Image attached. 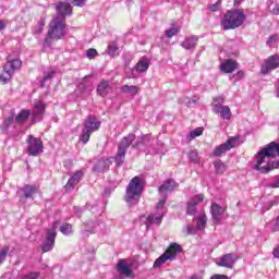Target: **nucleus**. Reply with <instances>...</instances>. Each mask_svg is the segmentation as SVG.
Here are the masks:
<instances>
[{"label": "nucleus", "mask_w": 279, "mask_h": 279, "mask_svg": "<svg viewBox=\"0 0 279 279\" xmlns=\"http://www.w3.org/2000/svg\"><path fill=\"white\" fill-rule=\"evenodd\" d=\"M48 27L47 36L44 39V47H51L53 40H62L66 36V24L60 19L53 17Z\"/></svg>", "instance_id": "f257e3e1"}, {"label": "nucleus", "mask_w": 279, "mask_h": 279, "mask_svg": "<svg viewBox=\"0 0 279 279\" xmlns=\"http://www.w3.org/2000/svg\"><path fill=\"white\" fill-rule=\"evenodd\" d=\"M245 12L243 9L227 11L221 20V27L225 31L236 29V27H241V25L245 23Z\"/></svg>", "instance_id": "f03ea898"}, {"label": "nucleus", "mask_w": 279, "mask_h": 279, "mask_svg": "<svg viewBox=\"0 0 279 279\" xmlns=\"http://www.w3.org/2000/svg\"><path fill=\"white\" fill-rule=\"evenodd\" d=\"M141 195H143V180L141 177H135L126 186L124 201L129 206H135L141 201Z\"/></svg>", "instance_id": "7ed1b4c3"}, {"label": "nucleus", "mask_w": 279, "mask_h": 279, "mask_svg": "<svg viewBox=\"0 0 279 279\" xmlns=\"http://www.w3.org/2000/svg\"><path fill=\"white\" fill-rule=\"evenodd\" d=\"M279 162L269 160L263 153L258 151L255 156V162L253 169L258 173H269L274 169H278Z\"/></svg>", "instance_id": "20e7f679"}, {"label": "nucleus", "mask_w": 279, "mask_h": 279, "mask_svg": "<svg viewBox=\"0 0 279 279\" xmlns=\"http://www.w3.org/2000/svg\"><path fill=\"white\" fill-rule=\"evenodd\" d=\"M134 141H136V135L134 133H131L121 140L118 146V153L114 157L117 167H121V165L125 162V154H128V149L130 148V145L134 143Z\"/></svg>", "instance_id": "39448f33"}, {"label": "nucleus", "mask_w": 279, "mask_h": 279, "mask_svg": "<svg viewBox=\"0 0 279 279\" xmlns=\"http://www.w3.org/2000/svg\"><path fill=\"white\" fill-rule=\"evenodd\" d=\"M22 64H23V62H21V60H19V59L8 58V61L3 66V72L0 75V82H2V84H8V82H10V80H12L14 72L17 71V69Z\"/></svg>", "instance_id": "423d86ee"}, {"label": "nucleus", "mask_w": 279, "mask_h": 279, "mask_svg": "<svg viewBox=\"0 0 279 279\" xmlns=\"http://www.w3.org/2000/svg\"><path fill=\"white\" fill-rule=\"evenodd\" d=\"M180 252H182V246L178 243H171L167 251L155 260L154 267H160V265H165L167 260H175V256H178Z\"/></svg>", "instance_id": "0eeeda50"}, {"label": "nucleus", "mask_w": 279, "mask_h": 279, "mask_svg": "<svg viewBox=\"0 0 279 279\" xmlns=\"http://www.w3.org/2000/svg\"><path fill=\"white\" fill-rule=\"evenodd\" d=\"M26 143V154L28 156H40V154H43L44 146L40 138L34 137V135H28Z\"/></svg>", "instance_id": "6e6552de"}, {"label": "nucleus", "mask_w": 279, "mask_h": 279, "mask_svg": "<svg viewBox=\"0 0 279 279\" xmlns=\"http://www.w3.org/2000/svg\"><path fill=\"white\" fill-rule=\"evenodd\" d=\"M58 226V222H54L52 228L47 230L46 239L43 241L41 244V253L47 254V252H51L56 245V236H58V233L56 232V227Z\"/></svg>", "instance_id": "1a4fd4ad"}, {"label": "nucleus", "mask_w": 279, "mask_h": 279, "mask_svg": "<svg viewBox=\"0 0 279 279\" xmlns=\"http://www.w3.org/2000/svg\"><path fill=\"white\" fill-rule=\"evenodd\" d=\"M239 141V137H230L226 143L217 146L214 151L213 156L219 157L223 156L227 151H230L233 147L236 146V142Z\"/></svg>", "instance_id": "9d476101"}, {"label": "nucleus", "mask_w": 279, "mask_h": 279, "mask_svg": "<svg viewBox=\"0 0 279 279\" xmlns=\"http://www.w3.org/2000/svg\"><path fill=\"white\" fill-rule=\"evenodd\" d=\"M236 260H239V258L234 256L233 253H229V254L222 255L217 262V265L219 267H226L227 269H234V265H236Z\"/></svg>", "instance_id": "9b49d317"}, {"label": "nucleus", "mask_w": 279, "mask_h": 279, "mask_svg": "<svg viewBox=\"0 0 279 279\" xmlns=\"http://www.w3.org/2000/svg\"><path fill=\"white\" fill-rule=\"evenodd\" d=\"M278 66H279V57L278 54H274L266 60V64L262 66L260 72L263 73V75H267L269 71H274L278 69Z\"/></svg>", "instance_id": "f8f14e48"}, {"label": "nucleus", "mask_w": 279, "mask_h": 279, "mask_svg": "<svg viewBox=\"0 0 279 279\" xmlns=\"http://www.w3.org/2000/svg\"><path fill=\"white\" fill-rule=\"evenodd\" d=\"M84 130L90 133L97 132L101 128V121H99L95 116H88L84 122Z\"/></svg>", "instance_id": "ddd939ff"}, {"label": "nucleus", "mask_w": 279, "mask_h": 279, "mask_svg": "<svg viewBox=\"0 0 279 279\" xmlns=\"http://www.w3.org/2000/svg\"><path fill=\"white\" fill-rule=\"evenodd\" d=\"M73 12V8L71 7V3L69 2H60L57 5V16L54 19H60V21H65V17L68 14H71Z\"/></svg>", "instance_id": "4468645a"}, {"label": "nucleus", "mask_w": 279, "mask_h": 279, "mask_svg": "<svg viewBox=\"0 0 279 279\" xmlns=\"http://www.w3.org/2000/svg\"><path fill=\"white\" fill-rule=\"evenodd\" d=\"M223 213H226V208L221 207L217 203H213L210 207V214H211V219L215 221V223H221Z\"/></svg>", "instance_id": "2eb2a0df"}, {"label": "nucleus", "mask_w": 279, "mask_h": 279, "mask_svg": "<svg viewBox=\"0 0 279 279\" xmlns=\"http://www.w3.org/2000/svg\"><path fill=\"white\" fill-rule=\"evenodd\" d=\"M83 178H84V172H82L80 170L74 172L73 175L69 179L68 183L64 186L65 191H73V189H75L76 184H80V182H82Z\"/></svg>", "instance_id": "dca6fc26"}, {"label": "nucleus", "mask_w": 279, "mask_h": 279, "mask_svg": "<svg viewBox=\"0 0 279 279\" xmlns=\"http://www.w3.org/2000/svg\"><path fill=\"white\" fill-rule=\"evenodd\" d=\"M178 186V183L173 179H168L159 186V195H167L168 193H173Z\"/></svg>", "instance_id": "f3484780"}, {"label": "nucleus", "mask_w": 279, "mask_h": 279, "mask_svg": "<svg viewBox=\"0 0 279 279\" xmlns=\"http://www.w3.org/2000/svg\"><path fill=\"white\" fill-rule=\"evenodd\" d=\"M204 202V194H198L187 202V215H195L197 213V204Z\"/></svg>", "instance_id": "a211bd4d"}, {"label": "nucleus", "mask_w": 279, "mask_h": 279, "mask_svg": "<svg viewBox=\"0 0 279 279\" xmlns=\"http://www.w3.org/2000/svg\"><path fill=\"white\" fill-rule=\"evenodd\" d=\"M259 154H263L266 158H275L279 156V145L276 142H271L268 147L263 148Z\"/></svg>", "instance_id": "6ab92c4d"}, {"label": "nucleus", "mask_w": 279, "mask_h": 279, "mask_svg": "<svg viewBox=\"0 0 279 279\" xmlns=\"http://www.w3.org/2000/svg\"><path fill=\"white\" fill-rule=\"evenodd\" d=\"M154 145V138L149 135H143L140 141H137L133 147L135 149H140L142 151H145V147H151Z\"/></svg>", "instance_id": "aec40b11"}, {"label": "nucleus", "mask_w": 279, "mask_h": 279, "mask_svg": "<svg viewBox=\"0 0 279 279\" xmlns=\"http://www.w3.org/2000/svg\"><path fill=\"white\" fill-rule=\"evenodd\" d=\"M197 43H199V37L192 35L190 37H186L181 43V47H183V49H186L187 51H194V49L197 47Z\"/></svg>", "instance_id": "412c9836"}, {"label": "nucleus", "mask_w": 279, "mask_h": 279, "mask_svg": "<svg viewBox=\"0 0 279 279\" xmlns=\"http://www.w3.org/2000/svg\"><path fill=\"white\" fill-rule=\"evenodd\" d=\"M151 64V61L147 57H142L140 61L134 66V71L136 73H146V71L149 69V65Z\"/></svg>", "instance_id": "4be33fe9"}, {"label": "nucleus", "mask_w": 279, "mask_h": 279, "mask_svg": "<svg viewBox=\"0 0 279 279\" xmlns=\"http://www.w3.org/2000/svg\"><path fill=\"white\" fill-rule=\"evenodd\" d=\"M45 108H47V106L43 101H38L34 105L33 121H40V118L45 114Z\"/></svg>", "instance_id": "5701e85b"}, {"label": "nucleus", "mask_w": 279, "mask_h": 279, "mask_svg": "<svg viewBox=\"0 0 279 279\" xmlns=\"http://www.w3.org/2000/svg\"><path fill=\"white\" fill-rule=\"evenodd\" d=\"M213 112H215V114H219L221 119H225L227 121H230V119H232V111L228 106L214 108Z\"/></svg>", "instance_id": "b1692460"}, {"label": "nucleus", "mask_w": 279, "mask_h": 279, "mask_svg": "<svg viewBox=\"0 0 279 279\" xmlns=\"http://www.w3.org/2000/svg\"><path fill=\"white\" fill-rule=\"evenodd\" d=\"M112 165V161L109 159H101L94 166V171L96 173H106L108 169H110V166Z\"/></svg>", "instance_id": "393cba45"}, {"label": "nucleus", "mask_w": 279, "mask_h": 279, "mask_svg": "<svg viewBox=\"0 0 279 279\" xmlns=\"http://www.w3.org/2000/svg\"><path fill=\"white\" fill-rule=\"evenodd\" d=\"M162 217H165L163 214L158 216L150 214L145 221L146 229L149 230V226H160L162 223Z\"/></svg>", "instance_id": "a878e982"}, {"label": "nucleus", "mask_w": 279, "mask_h": 279, "mask_svg": "<svg viewBox=\"0 0 279 279\" xmlns=\"http://www.w3.org/2000/svg\"><path fill=\"white\" fill-rule=\"evenodd\" d=\"M238 64L239 63H236V61L228 59L220 64V71H222V73H232L236 69Z\"/></svg>", "instance_id": "bb28decb"}, {"label": "nucleus", "mask_w": 279, "mask_h": 279, "mask_svg": "<svg viewBox=\"0 0 279 279\" xmlns=\"http://www.w3.org/2000/svg\"><path fill=\"white\" fill-rule=\"evenodd\" d=\"M120 89L121 93L129 95V97H132V99H134L135 95L141 93V89L136 85H123Z\"/></svg>", "instance_id": "cd10ccee"}, {"label": "nucleus", "mask_w": 279, "mask_h": 279, "mask_svg": "<svg viewBox=\"0 0 279 279\" xmlns=\"http://www.w3.org/2000/svg\"><path fill=\"white\" fill-rule=\"evenodd\" d=\"M117 269L119 274H122L123 276H132V269H130V266H128V262H125V259H120L118 262Z\"/></svg>", "instance_id": "c85d7f7f"}, {"label": "nucleus", "mask_w": 279, "mask_h": 279, "mask_svg": "<svg viewBox=\"0 0 279 279\" xmlns=\"http://www.w3.org/2000/svg\"><path fill=\"white\" fill-rule=\"evenodd\" d=\"M25 199L34 197L38 193V187L36 185H25L22 187Z\"/></svg>", "instance_id": "c756f323"}, {"label": "nucleus", "mask_w": 279, "mask_h": 279, "mask_svg": "<svg viewBox=\"0 0 279 279\" xmlns=\"http://www.w3.org/2000/svg\"><path fill=\"white\" fill-rule=\"evenodd\" d=\"M109 88H110V82L101 81L97 86V95H99V97H106L108 95Z\"/></svg>", "instance_id": "7c9ffc66"}, {"label": "nucleus", "mask_w": 279, "mask_h": 279, "mask_svg": "<svg viewBox=\"0 0 279 279\" xmlns=\"http://www.w3.org/2000/svg\"><path fill=\"white\" fill-rule=\"evenodd\" d=\"M214 167L218 175H223V173H226L227 167H226V163H223V161L221 160L214 161Z\"/></svg>", "instance_id": "2f4dec72"}, {"label": "nucleus", "mask_w": 279, "mask_h": 279, "mask_svg": "<svg viewBox=\"0 0 279 279\" xmlns=\"http://www.w3.org/2000/svg\"><path fill=\"white\" fill-rule=\"evenodd\" d=\"M14 121V116H9L7 119L3 120V123L0 125L1 132H8L10 125Z\"/></svg>", "instance_id": "473e14b6"}, {"label": "nucleus", "mask_w": 279, "mask_h": 279, "mask_svg": "<svg viewBox=\"0 0 279 279\" xmlns=\"http://www.w3.org/2000/svg\"><path fill=\"white\" fill-rule=\"evenodd\" d=\"M106 53L111 56V58H116V56H119V46L116 44H110L106 50Z\"/></svg>", "instance_id": "72a5a7b5"}, {"label": "nucleus", "mask_w": 279, "mask_h": 279, "mask_svg": "<svg viewBox=\"0 0 279 279\" xmlns=\"http://www.w3.org/2000/svg\"><path fill=\"white\" fill-rule=\"evenodd\" d=\"M27 119H29V110H22V111L15 117L16 123H23L24 121H27Z\"/></svg>", "instance_id": "f704fd0d"}, {"label": "nucleus", "mask_w": 279, "mask_h": 279, "mask_svg": "<svg viewBox=\"0 0 279 279\" xmlns=\"http://www.w3.org/2000/svg\"><path fill=\"white\" fill-rule=\"evenodd\" d=\"M177 34H180V26L173 24L169 29L166 31L167 38H173Z\"/></svg>", "instance_id": "c9c22d12"}, {"label": "nucleus", "mask_w": 279, "mask_h": 279, "mask_svg": "<svg viewBox=\"0 0 279 279\" xmlns=\"http://www.w3.org/2000/svg\"><path fill=\"white\" fill-rule=\"evenodd\" d=\"M207 222H208V219L206 218V214H202L196 223L197 230H204V228H206Z\"/></svg>", "instance_id": "e433bc0d"}, {"label": "nucleus", "mask_w": 279, "mask_h": 279, "mask_svg": "<svg viewBox=\"0 0 279 279\" xmlns=\"http://www.w3.org/2000/svg\"><path fill=\"white\" fill-rule=\"evenodd\" d=\"M60 232L62 234H64L65 236H69L71 234H73V226H71V223H65L60 227Z\"/></svg>", "instance_id": "4c0bfd02"}, {"label": "nucleus", "mask_w": 279, "mask_h": 279, "mask_svg": "<svg viewBox=\"0 0 279 279\" xmlns=\"http://www.w3.org/2000/svg\"><path fill=\"white\" fill-rule=\"evenodd\" d=\"M226 104V98L223 96H217L214 98L213 109L214 108H221Z\"/></svg>", "instance_id": "58836bf2"}, {"label": "nucleus", "mask_w": 279, "mask_h": 279, "mask_svg": "<svg viewBox=\"0 0 279 279\" xmlns=\"http://www.w3.org/2000/svg\"><path fill=\"white\" fill-rule=\"evenodd\" d=\"M90 131H86V129L83 130L81 136H80V141L81 143H83V145H86V143H88V141H90Z\"/></svg>", "instance_id": "ea45409f"}, {"label": "nucleus", "mask_w": 279, "mask_h": 279, "mask_svg": "<svg viewBox=\"0 0 279 279\" xmlns=\"http://www.w3.org/2000/svg\"><path fill=\"white\" fill-rule=\"evenodd\" d=\"M183 234H186V236H189V234H197V227L187 225L183 228Z\"/></svg>", "instance_id": "a19ab883"}, {"label": "nucleus", "mask_w": 279, "mask_h": 279, "mask_svg": "<svg viewBox=\"0 0 279 279\" xmlns=\"http://www.w3.org/2000/svg\"><path fill=\"white\" fill-rule=\"evenodd\" d=\"M202 134H204V130H202V128H197L187 134V138H197V136H202Z\"/></svg>", "instance_id": "79ce46f5"}, {"label": "nucleus", "mask_w": 279, "mask_h": 279, "mask_svg": "<svg viewBox=\"0 0 279 279\" xmlns=\"http://www.w3.org/2000/svg\"><path fill=\"white\" fill-rule=\"evenodd\" d=\"M189 158L191 162H194V165H197V162H199V155L197 154V150H191L189 153Z\"/></svg>", "instance_id": "37998d69"}, {"label": "nucleus", "mask_w": 279, "mask_h": 279, "mask_svg": "<svg viewBox=\"0 0 279 279\" xmlns=\"http://www.w3.org/2000/svg\"><path fill=\"white\" fill-rule=\"evenodd\" d=\"M8 252H10V246H4L0 251V265L5 262V258H8Z\"/></svg>", "instance_id": "c03bdc74"}, {"label": "nucleus", "mask_w": 279, "mask_h": 279, "mask_svg": "<svg viewBox=\"0 0 279 279\" xmlns=\"http://www.w3.org/2000/svg\"><path fill=\"white\" fill-rule=\"evenodd\" d=\"M161 197H162V198H161V199L158 202V204H157V209H158V210L165 208V204H167V199H168L167 194L161 195Z\"/></svg>", "instance_id": "a18cd8bd"}, {"label": "nucleus", "mask_w": 279, "mask_h": 279, "mask_svg": "<svg viewBox=\"0 0 279 279\" xmlns=\"http://www.w3.org/2000/svg\"><path fill=\"white\" fill-rule=\"evenodd\" d=\"M86 56H87V58H88L89 60L95 59L96 56H97V49H95V48L88 49V50L86 51Z\"/></svg>", "instance_id": "49530a36"}, {"label": "nucleus", "mask_w": 279, "mask_h": 279, "mask_svg": "<svg viewBox=\"0 0 279 279\" xmlns=\"http://www.w3.org/2000/svg\"><path fill=\"white\" fill-rule=\"evenodd\" d=\"M197 101H199V97H197V96L192 97V99L186 101L187 108H193V106L197 105Z\"/></svg>", "instance_id": "de8ad7c7"}, {"label": "nucleus", "mask_w": 279, "mask_h": 279, "mask_svg": "<svg viewBox=\"0 0 279 279\" xmlns=\"http://www.w3.org/2000/svg\"><path fill=\"white\" fill-rule=\"evenodd\" d=\"M270 189H279V175H276L274 180L269 183Z\"/></svg>", "instance_id": "09e8293b"}, {"label": "nucleus", "mask_w": 279, "mask_h": 279, "mask_svg": "<svg viewBox=\"0 0 279 279\" xmlns=\"http://www.w3.org/2000/svg\"><path fill=\"white\" fill-rule=\"evenodd\" d=\"M278 40V35H272V36H270L269 38H268V40H267V45L269 46V47H271L272 45H275V43Z\"/></svg>", "instance_id": "8fccbe9b"}, {"label": "nucleus", "mask_w": 279, "mask_h": 279, "mask_svg": "<svg viewBox=\"0 0 279 279\" xmlns=\"http://www.w3.org/2000/svg\"><path fill=\"white\" fill-rule=\"evenodd\" d=\"M56 75V71H50L44 75L43 82H47L48 80H51Z\"/></svg>", "instance_id": "3c124183"}, {"label": "nucleus", "mask_w": 279, "mask_h": 279, "mask_svg": "<svg viewBox=\"0 0 279 279\" xmlns=\"http://www.w3.org/2000/svg\"><path fill=\"white\" fill-rule=\"evenodd\" d=\"M232 77H235V82H239V80H241L242 77H245V72L243 71H239L236 74H234L233 76H230V80H232Z\"/></svg>", "instance_id": "603ef678"}, {"label": "nucleus", "mask_w": 279, "mask_h": 279, "mask_svg": "<svg viewBox=\"0 0 279 279\" xmlns=\"http://www.w3.org/2000/svg\"><path fill=\"white\" fill-rule=\"evenodd\" d=\"M219 8H221V2H220V1L216 2L215 4H211V5L209 7V10H210L211 12H217V11H219Z\"/></svg>", "instance_id": "864d4df0"}, {"label": "nucleus", "mask_w": 279, "mask_h": 279, "mask_svg": "<svg viewBox=\"0 0 279 279\" xmlns=\"http://www.w3.org/2000/svg\"><path fill=\"white\" fill-rule=\"evenodd\" d=\"M86 1L88 0H73V4L76 5L77 8H84L86 4Z\"/></svg>", "instance_id": "5fc2aeb1"}, {"label": "nucleus", "mask_w": 279, "mask_h": 279, "mask_svg": "<svg viewBox=\"0 0 279 279\" xmlns=\"http://www.w3.org/2000/svg\"><path fill=\"white\" fill-rule=\"evenodd\" d=\"M38 272H31L28 275H25L22 279H38Z\"/></svg>", "instance_id": "6e6d98bb"}, {"label": "nucleus", "mask_w": 279, "mask_h": 279, "mask_svg": "<svg viewBox=\"0 0 279 279\" xmlns=\"http://www.w3.org/2000/svg\"><path fill=\"white\" fill-rule=\"evenodd\" d=\"M210 279H230L227 275H214Z\"/></svg>", "instance_id": "4d7b16f0"}, {"label": "nucleus", "mask_w": 279, "mask_h": 279, "mask_svg": "<svg viewBox=\"0 0 279 279\" xmlns=\"http://www.w3.org/2000/svg\"><path fill=\"white\" fill-rule=\"evenodd\" d=\"M278 204H279V198L276 197L274 201H271V202L269 203L268 210H269V208H271L272 206H276V205H278Z\"/></svg>", "instance_id": "13d9d810"}, {"label": "nucleus", "mask_w": 279, "mask_h": 279, "mask_svg": "<svg viewBox=\"0 0 279 279\" xmlns=\"http://www.w3.org/2000/svg\"><path fill=\"white\" fill-rule=\"evenodd\" d=\"M5 27H8V24L5 23V21L0 20V32H3V29H5Z\"/></svg>", "instance_id": "bf43d9fd"}, {"label": "nucleus", "mask_w": 279, "mask_h": 279, "mask_svg": "<svg viewBox=\"0 0 279 279\" xmlns=\"http://www.w3.org/2000/svg\"><path fill=\"white\" fill-rule=\"evenodd\" d=\"M44 27H45V23L41 22V23L39 24L38 29H37V34H43Z\"/></svg>", "instance_id": "052dcab7"}, {"label": "nucleus", "mask_w": 279, "mask_h": 279, "mask_svg": "<svg viewBox=\"0 0 279 279\" xmlns=\"http://www.w3.org/2000/svg\"><path fill=\"white\" fill-rule=\"evenodd\" d=\"M74 213H75V215H78V217H80V215H82V208L74 207Z\"/></svg>", "instance_id": "680f3d73"}, {"label": "nucleus", "mask_w": 279, "mask_h": 279, "mask_svg": "<svg viewBox=\"0 0 279 279\" xmlns=\"http://www.w3.org/2000/svg\"><path fill=\"white\" fill-rule=\"evenodd\" d=\"M272 14H275L276 16L279 15V5H277L276 9H272Z\"/></svg>", "instance_id": "e2e57ef3"}, {"label": "nucleus", "mask_w": 279, "mask_h": 279, "mask_svg": "<svg viewBox=\"0 0 279 279\" xmlns=\"http://www.w3.org/2000/svg\"><path fill=\"white\" fill-rule=\"evenodd\" d=\"M78 88H81V89H82V93H84V90H86V85H84V83H81V84L78 85Z\"/></svg>", "instance_id": "0e129e2a"}, {"label": "nucleus", "mask_w": 279, "mask_h": 279, "mask_svg": "<svg viewBox=\"0 0 279 279\" xmlns=\"http://www.w3.org/2000/svg\"><path fill=\"white\" fill-rule=\"evenodd\" d=\"M83 236H88L90 234V232L88 230H84L82 231Z\"/></svg>", "instance_id": "69168bd1"}, {"label": "nucleus", "mask_w": 279, "mask_h": 279, "mask_svg": "<svg viewBox=\"0 0 279 279\" xmlns=\"http://www.w3.org/2000/svg\"><path fill=\"white\" fill-rule=\"evenodd\" d=\"M241 2H243V0H234V5H239Z\"/></svg>", "instance_id": "338daca9"}]
</instances>
